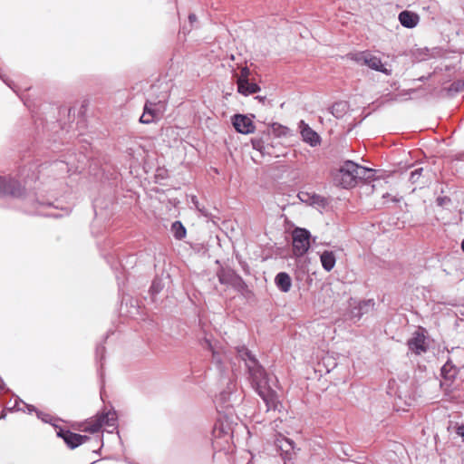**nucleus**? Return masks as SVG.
<instances>
[{
	"mask_svg": "<svg viewBox=\"0 0 464 464\" xmlns=\"http://www.w3.org/2000/svg\"><path fill=\"white\" fill-rule=\"evenodd\" d=\"M369 171V169L347 160L335 172L334 181L344 188H353L356 186L357 180L364 179Z\"/></svg>",
	"mask_w": 464,
	"mask_h": 464,
	"instance_id": "obj_2",
	"label": "nucleus"
},
{
	"mask_svg": "<svg viewBox=\"0 0 464 464\" xmlns=\"http://www.w3.org/2000/svg\"><path fill=\"white\" fill-rule=\"evenodd\" d=\"M320 260L324 269L329 272L334 267L336 257L333 251L325 250L321 254Z\"/></svg>",
	"mask_w": 464,
	"mask_h": 464,
	"instance_id": "obj_16",
	"label": "nucleus"
},
{
	"mask_svg": "<svg viewBox=\"0 0 464 464\" xmlns=\"http://www.w3.org/2000/svg\"><path fill=\"white\" fill-rule=\"evenodd\" d=\"M171 231L176 239H182L186 236V228L179 221H175L171 226Z\"/></svg>",
	"mask_w": 464,
	"mask_h": 464,
	"instance_id": "obj_19",
	"label": "nucleus"
},
{
	"mask_svg": "<svg viewBox=\"0 0 464 464\" xmlns=\"http://www.w3.org/2000/svg\"><path fill=\"white\" fill-rule=\"evenodd\" d=\"M163 289V284L160 279H154L150 288L151 295H157Z\"/></svg>",
	"mask_w": 464,
	"mask_h": 464,
	"instance_id": "obj_22",
	"label": "nucleus"
},
{
	"mask_svg": "<svg viewBox=\"0 0 464 464\" xmlns=\"http://www.w3.org/2000/svg\"><path fill=\"white\" fill-rule=\"evenodd\" d=\"M104 352H105V347L102 345H98L96 348V356L97 357L100 356L101 360H102L103 357Z\"/></svg>",
	"mask_w": 464,
	"mask_h": 464,
	"instance_id": "obj_25",
	"label": "nucleus"
},
{
	"mask_svg": "<svg viewBox=\"0 0 464 464\" xmlns=\"http://www.w3.org/2000/svg\"><path fill=\"white\" fill-rule=\"evenodd\" d=\"M57 436L62 438L70 449H75L88 441L90 439L86 435H81L63 429H60L57 431Z\"/></svg>",
	"mask_w": 464,
	"mask_h": 464,
	"instance_id": "obj_7",
	"label": "nucleus"
},
{
	"mask_svg": "<svg viewBox=\"0 0 464 464\" xmlns=\"http://www.w3.org/2000/svg\"><path fill=\"white\" fill-rule=\"evenodd\" d=\"M102 427V420H99L98 417L93 420H91L84 428V431H88L91 433H95L100 430Z\"/></svg>",
	"mask_w": 464,
	"mask_h": 464,
	"instance_id": "obj_21",
	"label": "nucleus"
},
{
	"mask_svg": "<svg viewBox=\"0 0 464 464\" xmlns=\"http://www.w3.org/2000/svg\"><path fill=\"white\" fill-rule=\"evenodd\" d=\"M218 279L221 284L233 287H240L243 285L242 278L230 269H222L219 271Z\"/></svg>",
	"mask_w": 464,
	"mask_h": 464,
	"instance_id": "obj_10",
	"label": "nucleus"
},
{
	"mask_svg": "<svg viewBox=\"0 0 464 464\" xmlns=\"http://www.w3.org/2000/svg\"><path fill=\"white\" fill-rule=\"evenodd\" d=\"M24 193V188L19 181L10 176H0V199L5 198H20Z\"/></svg>",
	"mask_w": 464,
	"mask_h": 464,
	"instance_id": "obj_5",
	"label": "nucleus"
},
{
	"mask_svg": "<svg viewBox=\"0 0 464 464\" xmlns=\"http://www.w3.org/2000/svg\"><path fill=\"white\" fill-rule=\"evenodd\" d=\"M247 371L252 386L263 399L268 410H276L280 404L277 394L267 386V375L258 361H250Z\"/></svg>",
	"mask_w": 464,
	"mask_h": 464,
	"instance_id": "obj_1",
	"label": "nucleus"
},
{
	"mask_svg": "<svg viewBox=\"0 0 464 464\" xmlns=\"http://www.w3.org/2000/svg\"><path fill=\"white\" fill-rule=\"evenodd\" d=\"M248 75H249V70L246 67H245L241 70V74H240L239 78L247 79Z\"/></svg>",
	"mask_w": 464,
	"mask_h": 464,
	"instance_id": "obj_27",
	"label": "nucleus"
},
{
	"mask_svg": "<svg viewBox=\"0 0 464 464\" xmlns=\"http://www.w3.org/2000/svg\"><path fill=\"white\" fill-rule=\"evenodd\" d=\"M352 59L358 63L364 64L369 68L381 72L386 75L392 74V70L388 69L382 63L380 57L371 53L370 52H361L352 56Z\"/></svg>",
	"mask_w": 464,
	"mask_h": 464,
	"instance_id": "obj_4",
	"label": "nucleus"
},
{
	"mask_svg": "<svg viewBox=\"0 0 464 464\" xmlns=\"http://www.w3.org/2000/svg\"><path fill=\"white\" fill-rule=\"evenodd\" d=\"M237 90L243 95L254 94L260 91V87L254 82H249L247 79H237Z\"/></svg>",
	"mask_w": 464,
	"mask_h": 464,
	"instance_id": "obj_12",
	"label": "nucleus"
},
{
	"mask_svg": "<svg viewBox=\"0 0 464 464\" xmlns=\"http://www.w3.org/2000/svg\"><path fill=\"white\" fill-rule=\"evenodd\" d=\"M38 418L42 419L44 422L49 421V415L48 414H43V412L36 411Z\"/></svg>",
	"mask_w": 464,
	"mask_h": 464,
	"instance_id": "obj_28",
	"label": "nucleus"
},
{
	"mask_svg": "<svg viewBox=\"0 0 464 464\" xmlns=\"http://www.w3.org/2000/svg\"><path fill=\"white\" fill-rule=\"evenodd\" d=\"M451 90H454L456 92H464V79L458 80L452 82Z\"/></svg>",
	"mask_w": 464,
	"mask_h": 464,
	"instance_id": "obj_23",
	"label": "nucleus"
},
{
	"mask_svg": "<svg viewBox=\"0 0 464 464\" xmlns=\"http://www.w3.org/2000/svg\"><path fill=\"white\" fill-rule=\"evenodd\" d=\"M6 417V413L5 412V411H3L1 413H0V420H4L5 419Z\"/></svg>",
	"mask_w": 464,
	"mask_h": 464,
	"instance_id": "obj_32",
	"label": "nucleus"
},
{
	"mask_svg": "<svg viewBox=\"0 0 464 464\" xmlns=\"http://www.w3.org/2000/svg\"><path fill=\"white\" fill-rule=\"evenodd\" d=\"M448 364L449 363H447L446 365L443 366V368H442L443 371L447 368Z\"/></svg>",
	"mask_w": 464,
	"mask_h": 464,
	"instance_id": "obj_35",
	"label": "nucleus"
},
{
	"mask_svg": "<svg viewBox=\"0 0 464 464\" xmlns=\"http://www.w3.org/2000/svg\"><path fill=\"white\" fill-rule=\"evenodd\" d=\"M426 337L423 333L415 332L411 339L408 340L409 349L415 354L420 355L427 351Z\"/></svg>",
	"mask_w": 464,
	"mask_h": 464,
	"instance_id": "obj_9",
	"label": "nucleus"
},
{
	"mask_svg": "<svg viewBox=\"0 0 464 464\" xmlns=\"http://www.w3.org/2000/svg\"><path fill=\"white\" fill-rule=\"evenodd\" d=\"M457 434L460 436L464 441V424L458 427Z\"/></svg>",
	"mask_w": 464,
	"mask_h": 464,
	"instance_id": "obj_29",
	"label": "nucleus"
},
{
	"mask_svg": "<svg viewBox=\"0 0 464 464\" xmlns=\"http://www.w3.org/2000/svg\"><path fill=\"white\" fill-rule=\"evenodd\" d=\"M85 160L86 156L82 153H80L79 157L77 158V164L70 157L67 161H55L53 163V165L54 167L61 166V169H65L66 171H71L72 169H74V171H77L78 169L82 168Z\"/></svg>",
	"mask_w": 464,
	"mask_h": 464,
	"instance_id": "obj_11",
	"label": "nucleus"
},
{
	"mask_svg": "<svg viewBox=\"0 0 464 464\" xmlns=\"http://www.w3.org/2000/svg\"><path fill=\"white\" fill-rule=\"evenodd\" d=\"M3 387H4V382H3V381H2V380H0V390H2V389H3Z\"/></svg>",
	"mask_w": 464,
	"mask_h": 464,
	"instance_id": "obj_33",
	"label": "nucleus"
},
{
	"mask_svg": "<svg viewBox=\"0 0 464 464\" xmlns=\"http://www.w3.org/2000/svg\"><path fill=\"white\" fill-rule=\"evenodd\" d=\"M166 100V95H162L160 98L148 99L144 104L140 122L150 124L160 119L167 109Z\"/></svg>",
	"mask_w": 464,
	"mask_h": 464,
	"instance_id": "obj_3",
	"label": "nucleus"
},
{
	"mask_svg": "<svg viewBox=\"0 0 464 464\" xmlns=\"http://www.w3.org/2000/svg\"><path fill=\"white\" fill-rule=\"evenodd\" d=\"M293 253L295 256H304L310 247V233L304 228L296 227L292 233Z\"/></svg>",
	"mask_w": 464,
	"mask_h": 464,
	"instance_id": "obj_6",
	"label": "nucleus"
},
{
	"mask_svg": "<svg viewBox=\"0 0 464 464\" xmlns=\"http://www.w3.org/2000/svg\"><path fill=\"white\" fill-rule=\"evenodd\" d=\"M232 124L236 130L242 134L253 133L256 130V126L253 121L243 114H236L232 117Z\"/></svg>",
	"mask_w": 464,
	"mask_h": 464,
	"instance_id": "obj_8",
	"label": "nucleus"
},
{
	"mask_svg": "<svg viewBox=\"0 0 464 464\" xmlns=\"http://www.w3.org/2000/svg\"><path fill=\"white\" fill-rule=\"evenodd\" d=\"M424 171L425 169L423 168H418L416 169H414L411 173V177H410V180L411 183L415 184V183H424L423 180H420V179H424L425 178V175H424ZM429 171L426 170V174L428 173Z\"/></svg>",
	"mask_w": 464,
	"mask_h": 464,
	"instance_id": "obj_20",
	"label": "nucleus"
},
{
	"mask_svg": "<svg viewBox=\"0 0 464 464\" xmlns=\"http://www.w3.org/2000/svg\"><path fill=\"white\" fill-rule=\"evenodd\" d=\"M301 135L306 143L314 147L320 144V136L312 130L308 125H304L301 130Z\"/></svg>",
	"mask_w": 464,
	"mask_h": 464,
	"instance_id": "obj_14",
	"label": "nucleus"
},
{
	"mask_svg": "<svg viewBox=\"0 0 464 464\" xmlns=\"http://www.w3.org/2000/svg\"><path fill=\"white\" fill-rule=\"evenodd\" d=\"M276 286L284 293L290 291L292 286V279L290 276L285 272H280L275 278Z\"/></svg>",
	"mask_w": 464,
	"mask_h": 464,
	"instance_id": "obj_15",
	"label": "nucleus"
},
{
	"mask_svg": "<svg viewBox=\"0 0 464 464\" xmlns=\"http://www.w3.org/2000/svg\"><path fill=\"white\" fill-rule=\"evenodd\" d=\"M461 248H462V250L464 252V239L462 240V243H461Z\"/></svg>",
	"mask_w": 464,
	"mask_h": 464,
	"instance_id": "obj_34",
	"label": "nucleus"
},
{
	"mask_svg": "<svg viewBox=\"0 0 464 464\" xmlns=\"http://www.w3.org/2000/svg\"><path fill=\"white\" fill-rule=\"evenodd\" d=\"M182 33L185 34H186V31H185V27L182 28Z\"/></svg>",
	"mask_w": 464,
	"mask_h": 464,
	"instance_id": "obj_36",
	"label": "nucleus"
},
{
	"mask_svg": "<svg viewBox=\"0 0 464 464\" xmlns=\"http://www.w3.org/2000/svg\"><path fill=\"white\" fill-rule=\"evenodd\" d=\"M0 78L3 80V82L8 85L12 90H14V92H16L14 86L12 84V82L7 79L5 78L1 72H0Z\"/></svg>",
	"mask_w": 464,
	"mask_h": 464,
	"instance_id": "obj_26",
	"label": "nucleus"
},
{
	"mask_svg": "<svg viewBox=\"0 0 464 464\" xmlns=\"http://www.w3.org/2000/svg\"><path fill=\"white\" fill-rule=\"evenodd\" d=\"M188 20H189V23L192 24L194 22H196V21H197V16H196V14H190L188 15Z\"/></svg>",
	"mask_w": 464,
	"mask_h": 464,
	"instance_id": "obj_31",
	"label": "nucleus"
},
{
	"mask_svg": "<svg viewBox=\"0 0 464 464\" xmlns=\"http://www.w3.org/2000/svg\"><path fill=\"white\" fill-rule=\"evenodd\" d=\"M283 441L287 444V446H285V451L287 452L289 450H294V442L289 440V439H286V438H284L283 439Z\"/></svg>",
	"mask_w": 464,
	"mask_h": 464,
	"instance_id": "obj_24",
	"label": "nucleus"
},
{
	"mask_svg": "<svg viewBox=\"0 0 464 464\" xmlns=\"http://www.w3.org/2000/svg\"><path fill=\"white\" fill-rule=\"evenodd\" d=\"M15 407H18V401H15Z\"/></svg>",
	"mask_w": 464,
	"mask_h": 464,
	"instance_id": "obj_37",
	"label": "nucleus"
},
{
	"mask_svg": "<svg viewBox=\"0 0 464 464\" xmlns=\"http://www.w3.org/2000/svg\"><path fill=\"white\" fill-rule=\"evenodd\" d=\"M420 17L417 14L411 11H402L399 14L400 23L407 28H413L419 23Z\"/></svg>",
	"mask_w": 464,
	"mask_h": 464,
	"instance_id": "obj_13",
	"label": "nucleus"
},
{
	"mask_svg": "<svg viewBox=\"0 0 464 464\" xmlns=\"http://www.w3.org/2000/svg\"><path fill=\"white\" fill-rule=\"evenodd\" d=\"M238 357L245 362L246 367L249 366L250 361H257L251 352L245 346L237 348Z\"/></svg>",
	"mask_w": 464,
	"mask_h": 464,
	"instance_id": "obj_17",
	"label": "nucleus"
},
{
	"mask_svg": "<svg viewBox=\"0 0 464 464\" xmlns=\"http://www.w3.org/2000/svg\"><path fill=\"white\" fill-rule=\"evenodd\" d=\"M99 420H102V426L107 425L111 427H115L116 425V412L115 411H108L97 416Z\"/></svg>",
	"mask_w": 464,
	"mask_h": 464,
	"instance_id": "obj_18",
	"label": "nucleus"
},
{
	"mask_svg": "<svg viewBox=\"0 0 464 464\" xmlns=\"http://www.w3.org/2000/svg\"><path fill=\"white\" fill-rule=\"evenodd\" d=\"M20 402H22L27 409H28V411L31 412V411H36L35 408L32 405H28L24 402H23L21 400H19Z\"/></svg>",
	"mask_w": 464,
	"mask_h": 464,
	"instance_id": "obj_30",
	"label": "nucleus"
}]
</instances>
